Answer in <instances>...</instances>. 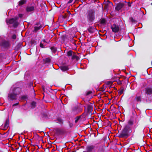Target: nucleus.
Segmentation results:
<instances>
[{"instance_id":"f257e3e1","label":"nucleus","mask_w":152,"mask_h":152,"mask_svg":"<svg viewBox=\"0 0 152 152\" xmlns=\"http://www.w3.org/2000/svg\"><path fill=\"white\" fill-rule=\"evenodd\" d=\"M128 124L125 125L121 132L117 134L119 138H127L130 135L132 130Z\"/></svg>"},{"instance_id":"f03ea898","label":"nucleus","mask_w":152,"mask_h":152,"mask_svg":"<svg viewBox=\"0 0 152 152\" xmlns=\"http://www.w3.org/2000/svg\"><path fill=\"white\" fill-rule=\"evenodd\" d=\"M84 16L88 24L92 25L95 19V11L92 9L87 11Z\"/></svg>"},{"instance_id":"7ed1b4c3","label":"nucleus","mask_w":152,"mask_h":152,"mask_svg":"<svg viewBox=\"0 0 152 152\" xmlns=\"http://www.w3.org/2000/svg\"><path fill=\"white\" fill-rule=\"evenodd\" d=\"M18 17L15 16L14 18L7 19L6 22L7 25H9L10 24H12L13 27L14 28H16L19 24L18 21Z\"/></svg>"},{"instance_id":"20e7f679","label":"nucleus","mask_w":152,"mask_h":152,"mask_svg":"<svg viewBox=\"0 0 152 152\" xmlns=\"http://www.w3.org/2000/svg\"><path fill=\"white\" fill-rule=\"evenodd\" d=\"M134 112L132 113L133 115L130 117V119L127 122L128 124L130 126H132L133 125L134 121L135 120L136 121L137 118L138 117L136 112L135 111Z\"/></svg>"},{"instance_id":"39448f33","label":"nucleus","mask_w":152,"mask_h":152,"mask_svg":"<svg viewBox=\"0 0 152 152\" xmlns=\"http://www.w3.org/2000/svg\"><path fill=\"white\" fill-rule=\"evenodd\" d=\"M82 107L81 106H76L73 107L72 109V113L77 115L82 112Z\"/></svg>"},{"instance_id":"423d86ee","label":"nucleus","mask_w":152,"mask_h":152,"mask_svg":"<svg viewBox=\"0 0 152 152\" xmlns=\"http://www.w3.org/2000/svg\"><path fill=\"white\" fill-rule=\"evenodd\" d=\"M96 148L94 152H104L103 146L100 144L96 145Z\"/></svg>"},{"instance_id":"0eeeda50","label":"nucleus","mask_w":152,"mask_h":152,"mask_svg":"<svg viewBox=\"0 0 152 152\" xmlns=\"http://www.w3.org/2000/svg\"><path fill=\"white\" fill-rule=\"evenodd\" d=\"M8 99L10 101L15 100L17 99V96L13 94L12 92L8 94Z\"/></svg>"},{"instance_id":"6e6552de","label":"nucleus","mask_w":152,"mask_h":152,"mask_svg":"<svg viewBox=\"0 0 152 152\" xmlns=\"http://www.w3.org/2000/svg\"><path fill=\"white\" fill-rule=\"evenodd\" d=\"M0 45L4 48H7L10 47V44L8 41L4 40L1 43Z\"/></svg>"},{"instance_id":"1a4fd4ad","label":"nucleus","mask_w":152,"mask_h":152,"mask_svg":"<svg viewBox=\"0 0 152 152\" xmlns=\"http://www.w3.org/2000/svg\"><path fill=\"white\" fill-rule=\"evenodd\" d=\"M111 28L113 32L114 33H117L119 31V26L114 24L111 26Z\"/></svg>"},{"instance_id":"9d476101","label":"nucleus","mask_w":152,"mask_h":152,"mask_svg":"<svg viewBox=\"0 0 152 152\" xmlns=\"http://www.w3.org/2000/svg\"><path fill=\"white\" fill-rule=\"evenodd\" d=\"M96 148L95 145H88L86 148L87 152H92L93 151L94 152Z\"/></svg>"},{"instance_id":"9b49d317","label":"nucleus","mask_w":152,"mask_h":152,"mask_svg":"<svg viewBox=\"0 0 152 152\" xmlns=\"http://www.w3.org/2000/svg\"><path fill=\"white\" fill-rule=\"evenodd\" d=\"M125 4L124 3L120 2L117 4L115 7V10L118 11L123 8Z\"/></svg>"},{"instance_id":"f8f14e48","label":"nucleus","mask_w":152,"mask_h":152,"mask_svg":"<svg viewBox=\"0 0 152 152\" xmlns=\"http://www.w3.org/2000/svg\"><path fill=\"white\" fill-rule=\"evenodd\" d=\"M20 89L19 88H14L12 91V93L15 95L17 96L20 93Z\"/></svg>"},{"instance_id":"ddd939ff","label":"nucleus","mask_w":152,"mask_h":152,"mask_svg":"<svg viewBox=\"0 0 152 152\" xmlns=\"http://www.w3.org/2000/svg\"><path fill=\"white\" fill-rule=\"evenodd\" d=\"M55 130L56 131V134L58 135L62 134L64 133L63 130L60 128H56Z\"/></svg>"},{"instance_id":"4468645a","label":"nucleus","mask_w":152,"mask_h":152,"mask_svg":"<svg viewBox=\"0 0 152 152\" xmlns=\"http://www.w3.org/2000/svg\"><path fill=\"white\" fill-rule=\"evenodd\" d=\"M145 89L146 94L148 95H150L152 94V88L147 87Z\"/></svg>"},{"instance_id":"2eb2a0df","label":"nucleus","mask_w":152,"mask_h":152,"mask_svg":"<svg viewBox=\"0 0 152 152\" xmlns=\"http://www.w3.org/2000/svg\"><path fill=\"white\" fill-rule=\"evenodd\" d=\"M59 68L63 72L67 71L69 69L68 66L66 65L61 66Z\"/></svg>"},{"instance_id":"dca6fc26","label":"nucleus","mask_w":152,"mask_h":152,"mask_svg":"<svg viewBox=\"0 0 152 152\" xmlns=\"http://www.w3.org/2000/svg\"><path fill=\"white\" fill-rule=\"evenodd\" d=\"M43 63L46 64H49L51 62V59L50 58H44L43 60Z\"/></svg>"},{"instance_id":"f3484780","label":"nucleus","mask_w":152,"mask_h":152,"mask_svg":"<svg viewBox=\"0 0 152 152\" xmlns=\"http://www.w3.org/2000/svg\"><path fill=\"white\" fill-rule=\"evenodd\" d=\"M88 31L91 34H92L95 31V28L92 26H89L87 29Z\"/></svg>"},{"instance_id":"a211bd4d","label":"nucleus","mask_w":152,"mask_h":152,"mask_svg":"<svg viewBox=\"0 0 152 152\" xmlns=\"http://www.w3.org/2000/svg\"><path fill=\"white\" fill-rule=\"evenodd\" d=\"M34 7L32 6H27L26 9V10L27 12H29L34 11Z\"/></svg>"},{"instance_id":"6ab92c4d","label":"nucleus","mask_w":152,"mask_h":152,"mask_svg":"<svg viewBox=\"0 0 152 152\" xmlns=\"http://www.w3.org/2000/svg\"><path fill=\"white\" fill-rule=\"evenodd\" d=\"M9 123L10 120L9 118H8L6 119V121L4 126V128L5 129H7L9 126Z\"/></svg>"},{"instance_id":"aec40b11","label":"nucleus","mask_w":152,"mask_h":152,"mask_svg":"<svg viewBox=\"0 0 152 152\" xmlns=\"http://www.w3.org/2000/svg\"><path fill=\"white\" fill-rule=\"evenodd\" d=\"M72 60L76 59L77 61H78L80 59V58L78 56H77L76 55L75 53H73V54L72 57Z\"/></svg>"},{"instance_id":"412c9836","label":"nucleus","mask_w":152,"mask_h":152,"mask_svg":"<svg viewBox=\"0 0 152 152\" xmlns=\"http://www.w3.org/2000/svg\"><path fill=\"white\" fill-rule=\"evenodd\" d=\"M141 96H136L134 98V100L137 102H141Z\"/></svg>"},{"instance_id":"4be33fe9","label":"nucleus","mask_w":152,"mask_h":152,"mask_svg":"<svg viewBox=\"0 0 152 152\" xmlns=\"http://www.w3.org/2000/svg\"><path fill=\"white\" fill-rule=\"evenodd\" d=\"M26 3V0H21L18 2V5L19 6H21Z\"/></svg>"},{"instance_id":"5701e85b","label":"nucleus","mask_w":152,"mask_h":152,"mask_svg":"<svg viewBox=\"0 0 152 152\" xmlns=\"http://www.w3.org/2000/svg\"><path fill=\"white\" fill-rule=\"evenodd\" d=\"M74 53L72 50H69L66 52L67 56L68 57H70L72 56L73 55Z\"/></svg>"},{"instance_id":"b1692460","label":"nucleus","mask_w":152,"mask_h":152,"mask_svg":"<svg viewBox=\"0 0 152 152\" xmlns=\"http://www.w3.org/2000/svg\"><path fill=\"white\" fill-rule=\"evenodd\" d=\"M50 49L52 53H55L57 51V48L54 46L51 47L50 48Z\"/></svg>"},{"instance_id":"393cba45","label":"nucleus","mask_w":152,"mask_h":152,"mask_svg":"<svg viewBox=\"0 0 152 152\" xmlns=\"http://www.w3.org/2000/svg\"><path fill=\"white\" fill-rule=\"evenodd\" d=\"M100 20V23L101 24H104L105 23L106 20L105 18H102V19H100L99 18L97 20V21Z\"/></svg>"},{"instance_id":"a878e982","label":"nucleus","mask_w":152,"mask_h":152,"mask_svg":"<svg viewBox=\"0 0 152 152\" xmlns=\"http://www.w3.org/2000/svg\"><path fill=\"white\" fill-rule=\"evenodd\" d=\"M144 129H141L137 132V133L139 135H141L143 136H144Z\"/></svg>"},{"instance_id":"bb28decb","label":"nucleus","mask_w":152,"mask_h":152,"mask_svg":"<svg viewBox=\"0 0 152 152\" xmlns=\"http://www.w3.org/2000/svg\"><path fill=\"white\" fill-rule=\"evenodd\" d=\"M87 110L88 113H91L93 110V108L90 105H88V106Z\"/></svg>"},{"instance_id":"cd10ccee","label":"nucleus","mask_w":152,"mask_h":152,"mask_svg":"<svg viewBox=\"0 0 152 152\" xmlns=\"http://www.w3.org/2000/svg\"><path fill=\"white\" fill-rule=\"evenodd\" d=\"M42 28V26H39L38 27L35 26L34 28V29L33 31L34 32H37L38 31L40 30Z\"/></svg>"},{"instance_id":"c85d7f7f","label":"nucleus","mask_w":152,"mask_h":152,"mask_svg":"<svg viewBox=\"0 0 152 152\" xmlns=\"http://www.w3.org/2000/svg\"><path fill=\"white\" fill-rule=\"evenodd\" d=\"M36 102L35 101H33L31 103V105L33 108H35L36 106Z\"/></svg>"},{"instance_id":"c756f323","label":"nucleus","mask_w":152,"mask_h":152,"mask_svg":"<svg viewBox=\"0 0 152 152\" xmlns=\"http://www.w3.org/2000/svg\"><path fill=\"white\" fill-rule=\"evenodd\" d=\"M102 121L100 119L99 121L98 122V123L97 124L99 126L100 128H101L102 126Z\"/></svg>"},{"instance_id":"7c9ffc66","label":"nucleus","mask_w":152,"mask_h":152,"mask_svg":"<svg viewBox=\"0 0 152 152\" xmlns=\"http://www.w3.org/2000/svg\"><path fill=\"white\" fill-rule=\"evenodd\" d=\"M121 90H119L118 93L120 95L122 94L124 91V87H121Z\"/></svg>"},{"instance_id":"2f4dec72","label":"nucleus","mask_w":152,"mask_h":152,"mask_svg":"<svg viewBox=\"0 0 152 152\" xmlns=\"http://www.w3.org/2000/svg\"><path fill=\"white\" fill-rule=\"evenodd\" d=\"M134 129H133V131L132 133V134L133 135H134L135 134H136V133H137V127L136 126H134Z\"/></svg>"},{"instance_id":"473e14b6","label":"nucleus","mask_w":152,"mask_h":152,"mask_svg":"<svg viewBox=\"0 0 152 152\" xmlns=\"http://www.w3.org/2000/svg\"><path fill=\"white\" fill-rule=\"evenodd\" d=\"M81 118V116H77L75 118V123H77L78 121V120L80 119Z\"/></svg>"},{"instance_id":"72a5a7b5","label":"nucleus","mask_w":152,"mask_h":152,"mask_svg":"<svg viewBox=\"0 0 152 152\" xmlns=\"http://www.w3.org/2000/svg\"><path fill=\"white\" fill-rule=\"evenodd\" d=\"M57 121L59 122L60 123L63 124V122L62 119L61 118H58L57 119Z\"/></svg>"},{"instance_id":"f704fd0d","label":"nucleus","mask_w":152,"mask_h":152,"mask_svg":"<svg viewBox=\"0 0 152 152\" xmlns=\"http://www.w3.org/2000/svg\"><path fill=\"white\" fill-rule=\"evenodd\" d=\"M44 46H45V45H44V44L42 43V42H41L39 45L40 47L42 48H45Z\"/></svg>"},{"instance_id":"c9c22d12","label":"nucleus","mask_w":152,"mask_h":152,"mask_svg":"<svg viewBox=\"0 0 152 152\" xmlns=\"http://www.w3.org/2000/svg\"><path fill=\"white\" fill-rule=\"evenodd\" d=\"M92 93V92L91 91H89L87 92L86 94V96H88V95H90V94Z\"/></svg>"},{"instance_id":"e433bc0d","label":"nucleus","mask_w":152,"mask_h":152,"mask_svg":"<svg viewBox=\"0 0 152 152\" xmlns=\"http://www.w3.org/2000/svg\"><path fill=\"white\" fill-rule=\"evenodd\" d=\"M12 38L13 39H15L16 38V35L14 34L12 36Z\"/></svg>"},{"instance_id":"4c0bfd02","label":"nucleus","mask_w":152,"mask_h":152,"mask_svg":"<svg viewBox=\"0 0 152 152\" xmlns=\"http://www.w3.org/2000/svg\"><path fill=\"white\" fill-rule=\"evenodd\" d=\"M27 96H26L23 95L21 97V98L22 99H26L27 98Z\"/></svg>"},{"instance_id":"58836bf2","label":"nucleus","mask_w":152,"mask_h":152,"mask_svg":"<svg viewBox=\"0 0 152 152\" xmlns=\"http://www.w3.org/2000/svg\"><path fill=\"white\" fill-rule=\"evenodd\" d=\"M44 151L45 152H49V149L48 148H47L46 149H45Z\"/></svg>"},{"instance_id":"ea45409f","label":"nucleus","mask_w":152,"mask_h":152,"mask_svg":"<svg viewBox=\"0 0 152 152\" xmlns=\"http://www.w3.org/2000/svg\"><path fill=\"white\" fill-rule=\"evenodd\" d=\"M117 83L119 85H121L122 83V81L118 80V81H117Z\"/></svg>"},{"instance_id":"a19ab883","label":"nucleus","mask_w":152,"mask_h":152,"mask_svg":"<svg viewBox=\"0 0 152 152\" xmlns=\"http://www.w3.org/2000/svg\"><path fill=\"white\" fill-rule=\"evenodd\" d=\"M18 104H19V102L15 103L12 105V106L13 107H14L18 105Z\"/></svg>"},{"instance_id":"79ce46f5","label":"nucleus","mask_w":152,"mask_h":152,"mask_svg":"<svg viewBox=\"0 0 152 152\" xmlns=\"http://www.w3.org/2000/svg\"><path fill=\"white\" fill-rule=\"evenodd\" d=\"M18 16L20 18H22L23 16V15L22 14H19L18 15Z\"/></svg>"},{"instance_id":"37998d69","label":"nucleus","mask_w":152,"mask_h":152,"mask_svg":"<svg viewBox=\"0 0 152 152\" xmlns=\"http://www.w3.org/2000/svg\"><path fill=\"white\" fill-rule=\"evenodd\" d=\"M112 83H111V82H110V81H108V82H107V85H110V84H112Z\"/></svg>"},{"instance_id":"c03bdc74","label":"nucleus","mask_w":152,"mask_h":152,"mask_svg":"<svg viewBox=\"0 0 152 152\" xmlns=\"http://www.w3.org/2000/svg\"><path fill=\"white\" fill-rule=\"evenodd\" d=\"M73 1V0H69V1L68 2L67 4H70L72 3V2Z\"/></svg>"},{"instance_id":"a18cd8bd","label":"nucleus","mask_w":152,"mask_h":152,"mask_svg":"<svg viewBox=\"0 0 152 152\" xmlns=\"http://www.w3.org/2000/svg\"><path fill=\"white\" fill-rule=\"evenodd\" d=\"M131 21L132 22H135V20H134L132 18L131 20Z\"/></svg>"},{"instance_id":"49530a36","label":"nucleus","mask_w":152,"mask_h":152,"mask_svg":"<svg viewBox=\"0 0 152 152\" xmlns=\"http://www.w3.org/2000/svg\"><path fill=\"white\" fill-rule=\"evenodd\" d=\"M41 42H44L47 43V42H46V41L45 39H42V40H41Z\"/></svg>"},{"instance_id":"de8ad7c7","label":"nucleus","mask_w":152,"mask_h":152,"mask_svg":"<svg viewBox=\"0 0 152 152\" xmlns=\"http://www.w3.org/2000/svg\"><path fill=\"white\" fill-rule=\"evenodd\" d=\"M132 108L133 109L134 111H135V105L134 104L132 105Z\"/></svg>"},{"instance_id":"09e8293b","label":"nucleus","mask_w":152,"mask_h":152,"mask_svg":"<svg viewBox=\"0 0 152 152\" xmlns=\"http://www.w3.org/2000/svg\"><path fill=\"white\" fill-rule=\"evenodd\" d=\"M73 126V124L72 123H70L69 126L70 127H72Z\"/></svg>"},{"instance_id":"8fccbe9b","label":"nucleus","mask_w":152,"mask_h":152,"mask_svg":"<svg viewBox=\"0 0 152 152\" xmlns=\"http://www.w3.org/2000/svg\"><path fill=\"white\" fill-rule=\"evenodd\" d=\"M65 37V35H63L62 36V38L63 39H64Z\"/></svg>"},{"instance_id":"3c124183","label":"nucleus","mask_w":152,"mask_h":152,"mask_svg":"<svg viewBox=\"0 0 152 152\" xmlns=\"http://www.w3.org/2000/svg\"><path fill=\"white\" fill-rule=\"evenodd\" d=\"M33 146H35L36 145L38 147V149L39 148V146L38 145H32Z\"/></svg>"},{"instance_id":"603ef678","label":"nucleus","mask_w":152,"mask_h":152,"mask_svg":"<svg viewBox=\"0 0 152 152\" xmlns=\"http://www.w3.org/2000/svg\"><path fill=\"white\" fill-rule=\"evenodd\" d=\"M68 14H69V15H70V14H71V13H70V11H68Z\"/></svg>"},{"instance_id":"864d4df0","label":"nucleus","mask_w":152,"mask_h":152,"mask_svg":"<svg viewBox=\"0 0 152 152\" xmlns=\"http://www.w3.org/2000/svg\"><path fill=\"white\" fill-rule=\"evenodd\" d=\"M108 2H109V3H110V4H113V3H112L111 2V1H108Z\"/></svg>"},{"instance_id":"5fc2aeb1","label":"nucleus","mask_w":152,"mask_h":152,"mask_svg":"<svg viewBox=\"0 0 152 152\" xmlns=\"http://www.w3.org/2000/svg\"><path fill=\"white\" fill-rule=\"evenodd\" d=\"M39 24V23H37L36 24V25H38Z\"/></svg>"},{"instance_id":"6e6d98bb","label":"nucleus","mask_w":152,"mask_h":152,"mask_svg":"<svg viewBox=\"0 0 152 152\" xmlns=\"http://www.w3.org/2000/svg\"><path fill=\"white\" fill-rule=\"evenodd\" d=\"M41 137L42 139V138H43V137ZM42 143H44V141H43V139H42Z\"/></svg>"},{"instance_id":"4d7b16f0","label":"nucleus","mask_w":152,"mask_h":152,"mask_svg":"<svg viewBox=\"0 0 152 152\" xmlns=\"http://www.w3.org/2000/svg\"><path fill=\"white\" fill-rule=\"evenodd\" d=\"M30 86H32V84H31H31H30Z\"/></svg>"},{"instance_id":"13d9d810","label":"nucleus","mask_w":152,"mask_h":152,"mask_svg":"<svg viewBox=\"0 0 152 152\" xmlns=\"http://www.w3.org/2000/svg\"><path fill=\"white\" fill-rule=\"evenodd\" d=\"M19 149V148H16L15 150H17L18 149Z\"/></svg>"},{"instance_id":"bf43d9fd","label":"nucleus","mask_w":152,"mask_h":152,"mask_svg":"<svg viewBox=\"0 0 152 152\" xmlns=\"http://www.w3.org/2000/svg\"><path fill=\"white\" fill-rule=\"evenodd\" d=\"M142 142H144V141H143V138H142Z\"/></svg>"},{"instance_id":"052dcab7","label":"nucleus","mask_w":152,"mask_h":152,"mask_svg":"<svg viewBox=\"0 0 152 152\" xmlns=\"http://www.w3.org/2000/svg\"><path fill=\"white\" fill-rule=\"evenodd\" d=\"M18 144H19L20 146H21L20 143H18Z\"/></svg>"},{"instance_id":"680f3d73","label":"nucleus","mask_w":152,"mask_h":152,"mask_svg":"<svg viewBox=\"0 0 152 152\" xmlns=\"http://www.w3.org/2000/svg\"><path fill=\"white\" fill-rule=\"evenodd\" d=\"M40 148H42V145H41Z\"/></svg>"},{"instance_id":"e2e57ef3","label":"nucleus","mask_w":152,"mask_h":152,"mask_svg":"<svg viewBox=\"0 0 152 152\" xmlns=\"http://www.w3.org/2000/svg\"><path fill=\"white\" fill-rule=\"evenodd\" d=\"M102 91L103 92H105V91H104V90H103Z\"/></svg>"},{"instance_id":"0e129e2a","label":"nucleus","mask_w":152,"mask_h":152,"mask_svg":"<svg viewBox=\"0 0 152 152\" xmlns=\"http://www.w3.org/2000/svg\"><path fill=\"white\" fill-rule=\"evenodd\" d=\"M36 135H37L38 137H39V135L38 134H36Z\"/></svg>"},{"instance_id":"69168bd1","label":"nucleus","mask_w":152,"mask_h":152,"mask_svg":"<svg viewBox=\"0 0 152 152\" xmlns=\"http://www.w3.org/2000/svg\"><path fill=\"white\" fill-rule=\"evenodd\" d=\"M67 17V16H65V17H64V18H66Z\"/></svg>"},{"instance_id":"338daca9","label":"nucleus","mask_w":152,"mask_h":152,"mask_svg":"<svg viewBox=\"0 0 152 152\" xmlns=\"http://www.w3.org/2000/svg\"><path fill=\"white\" fill-rule=\"evenodd\" d=\"M12 149H13V150H15H15H14L13 148H12Z\"/></svg>"},{"instance_id":"774afa93","label":"nucleus","mask_w":152,"mask_h":152,"mask_svg":"<svg viewBox=\"0 0 152 152\" xmlns=\"http://www.w3.org/2000/svg\"><path fill=\"white\" fill-rule=\"evenodd\" d=\"M107 110L108 111H109V109H107Z\"/></svg>"}]
</instances>
